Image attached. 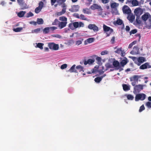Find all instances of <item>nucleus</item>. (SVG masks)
Listing matches in <instances>:
<instances>
[{
  "label": "nucleus",
  "instance_id": "nucleus-1",
  "mask_svg": "<svg viewBox=\"0 0 151 151\" xmlns=\"http://www.w3.org/2000/svg\"><path fill=\"white\" fill-rule=\"evenodd\" d=\"M59 20L60 21L59 22L58 27L60 29L65 27L67 24V19L64 16L60 17H59Z\"/></svg>",
  "mask_w": 151,
  "mask_h": 151
},
{
  "label": "nucleus",
  "instance_id": "nucleus-2",
  "mask_svg": "<svg viewBox=\"0 0 151 151\" xmlns=\"http://www.w3.org/2000/svg\"><path fill=\"white\" fill-rule=\"evenodd\" d=\"M84 26V24L82 22H75L70 23L68 25V27L72 30H74L75 29Z\"/></svg>",
  "mask_w": 151,
  "mask_h": 151
},
{
  "label": "nucleus",
  "instance_id": "nucleus-3",
  "mask_svg": "<svg viewBox=\"0 0 151 151\" xmlns=\"http://www.w3.org/2000/svg\"><path fill=\"white\" fill-rule=\"evenodd\" d=\"M141 77V76L138 75H134L129 78L130 81L132 82L131 84L132 86H135L137 83L138 79Z\"/></svg>",
  "mask_w": 151,
  "mask_h": 151
},
{
  "label": "nucleus",
  "instance_id": "nucleus-4",
  "mask_svg": "<svg viewBox=\"0 0 151 151\" xmlns=\"http://www.w3.org/2000/svg\"><path fill=\"white\" fill-rule=\"evenodd\" d=\"M103 27L104 31L106 34L107 36H109L113 32V30L112 29L104 24H103Z\"/></svg>",
  "mask_w": 151,
  "mask_h": 151
},
{
  "label": "nucleus",
  "instance_id": "nucleus-5",
  "mask_svg": "<svg viewBox=\"0 0 151 151\" xmlns=\"http://www.w3.org/2000/svg\"><path fill=\"white\" fill-rule=\"evenodd\" d=\"M146 96V95L144 93L137 94L135 97V101H138L139 100H144L145 99Z\"/></svg>",
  "mask_w": 151,
  "mask_h": 151
},
{
  "label": "nucleus",
  "instance_id": "nucleus-6",
  "mask_svg": "<svg viewBox=\"0 0 151 151\" xmlns=\"http://www.w3.org/2000/svg\"><path fill=\"white\" fill-rule=\"evenodd\" d=\"M120 64L119 62L117 60L114 61L113 62V65L114 67L116 68V70L119 69L120 71L123 70V68H120L121 67Z\"/></svg>",
  "mask_w": 151,
  "mask_h": 151
},
{
  "label": "nucleus",
  "instance_id": "nucleus-7",
  "mask_svg": "<svg viewBox=\"0 0 151 151\" xmlns=\"http://www.w3.org/2000/svg\"><path fill=\"white\" fill-rule=\"evenodd\" d=\"M134 93L135 92H139L141 90L143 89V85L141 84H139L138 85H135L134 86Z\"/></svg>",
  "mask_w": 151,
  "mask_h": 151
},
{
  "label": "nucleus",
  "instance_id": "nucleus-8",
  "mask_svg": "<svg viewBox=\"0 0 151 151\" xmlns=\"http://www.w3.org/2000/svg\"><path fill=\"white\" fill-rule=\"evenodd\" d=\"M88 28L93 30L94 32H97L99 30L98 27L95 24H90L88 26Z\"/></svg>",
  "mask_w": 151,
  "mask_h": 151
},
{
  "label": "nucleus",
  "instance_id": "nucleus-9",
  "mask_svg": "<svg viewBox=\"0 0 151 151\" xmlns=\"http://www.w3.org/2000/svg\"><path fill=\"white\" fill-rule=\"evenodd\" d=\"M48 47L50 49L54 50H57L59 48L58 45L53 43H49Z\"/></svg>",
  "mask_w": 151,
  "mask_h": 151
},
{
  "label": "nucleus",
  "instance_id": "nucleus-10",
  "mask_svg": "<svg viewBox=\"0 0 151 151\" xmlns=\"http://www.w3.org/2000/svg\"><path fill=\"white\" fill-rule=\"evenodd\" d=\"M127 4H132L133 6H136L138 5V2L137 0H127Z\"/></svg>",
  "mask_w": 151,
  "mask_h": 151
},
{
  "label": "nucleus",
  "instance_id": "nucleus-11",
  "mask_svg": "<svg viewBox=\"0 0 151 151\" xmlns=\"http://www.w3.org/2000/svg\"><path fill=\"white\" fill-rule=\"evenodd\" d=\"M123 11L124 14H127L128 15L131 13V10L127 6H124L122 9Z\"/></svg>",
  "mask_w": 151,
  "mask_h": 151
},
{
  "label": "nucleus",
  "instance_id": "nucleus-12",
  "mask_svg": "<svg viewBox=\"0 0 151 151\" xmlns=\"http://www.w3.org/2000/svg\"><path fill=\"white\" fill-rule=\"evenodd\" d=\"M134 13L135 15L138 17L142 14V11L141 8H138L134 10Z\"/></svg>",
  "mask_w": 151,
  "mask_h": 151
},
{
  "label": "nucleus",
  "instance_id": "nucleus-13",
  "mask_svg": "<svg viewBox=\"0 0 151 151\" xmlns=\"http://www.w3.org/2000/svg\"><path fill=\"white\" fill-rule=\"evenodd\" d=\"M151 18V16L148 13H146L142 16V20L144 21H146L149 20Z\"/></svg>",
  "mask_w": 151,
  "mask_h": 151
},
{
  "label": "nucleus",
  "instance_id": "nucleus-14",
  "mask_svg": "<svg viewBox=\"0 0 151 151\" xmlns=\"http://www.w3.org/2000/svg\"><path fill=\"white\" fill-rule=\"evenodd\" d=\"M151 68V66L149 65L148 63H145L144 64L142 65L139 67L140 69L144 70L147 68Z\"/></svg>",
  "mask_w": 151,
  "mask_h": 151
},
{
  "label": "nucleus",
  "instance_id": "nucleus-15",
  "mask_svg": "<svg viewBox=\"0 0 151 151\" xmlns=\"http://www.w3.org/2000/svg\"><path fill=\"white\" fill-rule=\"evenodd\" d=\"M79 8V6L78 5H74L72 6L71 9H69V10L72 12H75L78 11Z\"/></svg>",
  "mask_w": 151,
  "mask_h": 151
},
{
  "label": "nucleus",
  "instance_id": "nucleus-16",
  "mask_svg": "<svg viewBox=\"0 0 151 151\" xmlns=\"http://www.w3.org/2000/svg\"><path fill=\"white\" fill-rule=\"evenodd\" d=\"M139 49L137 46H134L130 53L132 55H136L139 53Z\"/></svg>",
  "mask_w": 151,
  "mask_h": 151
},
{
  "label": "nucleus",
  "instance_id": "nucleus-17",
  "mask_svg": "<svg viewBox=\"0 0 151 151\" xmlns=\"http://www.w3.org/2000/svg\"><path fill=\"white\" fill-rule=\"evenodd\" d=\"M135 16L131 13L129 14L127 17V18L129 22L131 23L135 19Z\"/></svg>",
  "mask_w": 151,
  "mask_h": 151
},
{
  "label": "nucleus",
  "instance_id": "nucleus-18",
  "mask_svg": "<svg viewBox=\"0 0 151 151\" xmlns=\"http://www.w3.org/2000/svg\"><path fill=\"white\" fill-rule=\"evenodd\" d=\"M128 62L127 59L126 57H124V59L120 62V64L122 67H124Z\"/></svg>",
  "mask_w": 151,
  "mask_h": 151
},
{
  "label": "nucleus",
  "instance_id": "nucleus-19",
  "mask_svg": "<svg viewBox=\"0 0 151 151\" xmlns=\"http://www.w3.org/2000/svg\"><path fill=\"white\" fill-rule=\"evenodd\" d=\"M17 1L19 5L22 7V9L26 8L24 7L26 4H24V0H17Z\"/></svg>",
  "mask_w": 151,
  "mask_h": 151
},
{
  "label": "nucleus",
  "instance_id": "nucleus-20",
  "mask_svg": "<svg viewBox=\"0 0 151 151\" xmlns=\"http://www.w3.org/2000/svg\"><path fill=\"white\" fill-rule=\"evenodd\" d=\"M95 61L94 59H89L87 61L85 60L84 62V64L85 65H86L87 64H93Z\"/></svg>",
  "mask_w": 151,
  "mask_h": 151
},
{
  "label": "nucleus",
  "instance_id": "nucleus-21",
  "mask_svg": "<svg viewBox=\"0 0 151 151\" xmlns=\"http://www.w3.org/2000/svg\"><path fill=\"white\" fill-rule=\"evenodd\" d=\"M145 24L146 27L147 28L149 29L151 28V18L145 22Z\"/></svg>",
  "mask_w": 151,
  "mask_h": 151
},
{
  "label": "nucleus",
  "instance_id": "nucleus-22",
  "mask_svg": "<svg viewBox=\"0 0 151 151\" xmlns=\"http://www.w3.org/2000/svg\"><path fill=\"white\" fill-rule=\"evenodd\" d=\"M124 91H127L130 89L129 85L126 84H123L122 85Z\"/></svg>",
  "mask_w": 151,
  "mask_h": 151
},
{
  "label": "nucleus",
  "instance_id": "nucleus-23",
  "mask_svg": "<svg viewBox=\"0 0 151 151\" xmlns=\"http://www.w3.org/2000/svg\"><path fill=\"white\" fill-rule=\"evenodd\" d=\"M137 61L139 63H142L146 61V60L145 58L142 57H140L137 59Z\"/></svg>",
  "mask_w": 151,
  "mask_h": 151
},
{
  "label": "nucleus",
  "instance_id": "nucleus-24",
  "mask_svg": "<svg viewBox=\"0 0 151 151\" xmlns=\"http://www.w3.org/2000/svg\"><path fill=\"white\" fill-rule=\"evenodd\" d=\"M101 8L100 6H98L96 4H94L91 6V8L93 10H95L96 9H99Z\"/></svg>",
  "mask_w": 151,
  "mask_h": 151
},
{
  "label": "nucleus",
  "instance_id": "nucleus-25",
  "mask_svg": "<svg viewBox=\"0 0 151 151\" xmlns=\"http://www.w3.org/2000/svg\"><path fill=\"white\" fill-rule=\"evenodd\" d=\"M94 38H88L87 40L85 41L84 43L85 45H87L88 43H92L94 41Z\"/></svg>",
  "mask_w": 151,
  "mask_h": 151
},
{
  "label": "nucleus",
  "instance_id": "nucleus-26",
  "mask_svg": "<svg viewBox=\"0 0 151 151\" xmlns=\"http://www.w3.org/2000/svg\"><path fill=\"white\" fill-rule=\"evenodd\" d=\"M76 66L75 65H73L69 70V71L70 73L75 72L77 73V72L76 70H75V67Z\"/></svg>",
  "mask_w": 151,
  "mask_h": 151
},
{
  "label": "nucleus",
  "instance_id": "nucleus-27",
  "mask_svg": "<svg viewBox=\"0 0 151 151\" xmlns=\"http://www.w3.org/2000/svg\"><path fill=\"white\" fill-rule=\"evenodd\" d=\"M26 12L25 11H21L17 14V16L19 17H23L25 14Z\"/></svg>",
  "mask_w": 151,
  "mask_h": 151
},
{
  "label": "nucleus",
  "instance_id": "nucleus-28",
  "mask_svg": "<svg viewBox=\"0 0 151 151\" xmlns=\"http://www.w3.org/2000/svg\"><path fill=\"white\" fill-rule=\"evenodd\" d=\"M83 12L84 14H91V12L90 10L87 8L83 9Z\"/></svg>",
  "mask_w": 151,
  "mask_h": 151
},
{
  "label": "nucleus",
  "instance_id": "nucleus-29",
  "mask_svg": "<svg viewBox=\"0 0 151 151\" xmlns=\"http://www.w3.org/2000/svg\"><path fill=\"white\" fill-rule=\"evenodd\" d=\"M76 69H78V71L79 72L81 71H84L83 68L81 65H78L76 66Z\"/></svg>",
  "mask_w": 151,
  "mask_h": 151
},
{
  "label": "nucleus",
  "instance_id": "nucleus-30",
  "mask_svg": "<svg viewBox=\"0 0 151 151\" xmlns=\"http://www.w3.org/2000/svg\"><path fill=\"white\" fill-rule=\"evenodd\" d=\"M105 66L106 67V69L105 70V71H106L108 69H109V68H112L113 67L112 65H111L109 63H107L105 65Z\"/></svg>",
  "mask_w": 151,
  "mask_h": 151
},
{
  "label": "nucleus",
  "instance_id": "nucleus-31",
  "mask_svg": "<svg viewBox=\"0 0 151 151\" xmlns=\"http://www.w3.org/2000/svg\"><path fill=\"white\" fill-rule=\"evenodd\" d=\"M23 27H19L16 28H14L13 30L15 32H21L23 29Z\"/></svg>",
  "mask_w": 151,
  "mask_h": 151
},
{
  "label": "nucleus",
  "instance_id": "nucleus-32",
  "mask_svg": "<svg viewBox=\"0 0 151 151\" xmlns=\"http://www.w3.org/2000/svg\"><path fill=\"white\" fill-rule=\"evenodd\" d=\"M118 6L119 4L115 2L113 3L111 5V8H115Z\"/></svg>",
  "mask_w": 151,
  "mask_h": 151
},
{
  "label": "nucleus",
  "instance_id": "nucleus-33",
  "mask_svg": "<svg viewBox=\"0 0 151 151\" xmlns=\"http://www.w3.org/2000/svg\"><path fill=\"white\" fill-rule=\"evenodd\" d=\"M80 35L77 32H75L70 35L71 37H80Z\"/></svg>",
  "mask_w": 151,
  "mask_h": 151
},
{
  "label": "nucleus",
  "instance_id": "nucleus-34",
  "mask_svg": "<svg viewBox=\"0 0 151 151\" xmlns=\"http://www.w3.org/2000/svg\"><path fill=\"white\" fill-rule=\"evenodd\" d=\"M102 80V78L100 77H97L94 79L95 81L97 83H99Z\"/></svg>",
  "mask_w": 151,
  "mask_h": 151
},
{
  "label": "nucleus",
  "instance_id": "nucleus-35",
  "mask_svg": "<svg viewBox=\"0 0 151 151\" xmlns=\"http://www.w3.org/2000/svg\"><path fill=\"white\" fill-rule=\"evenodd\" d=\"M37 23L39 24H42L43 23V21L42 19H37Z\"/></svg>",
  "mask_w": 151,
  "mask_h": 151
},
{
  "label": "nucleus",
  "instance_id": "nucleus-36",
  "mask_svg": "<svg viewBox=\"0 0 151 151\" xmlns=\"http://www.w3.org/2000/svg\"><path fill=\"white\" fill-rule=\"evenodd\" d=\"M50 29V27H47L45 28L43 30V32L45 33H47L49 32Z\"/></svg>",
  "mask_w": 151,
  "mask_h": 151
},
{
  "label": "nucleus",
  "instance_id": "nucleus-37",
  "mask_svg": "<svg viewBox=\"0 0 151 151\" xmlns=\"http://www.w3.org/2000/svg\"><path fill=\"white\" fill-rule=\"evenodd\" d=\"M43 45L44 44L43 43H38L37 45V47L40 49H43Z\"/></svg>",
  "mask_w": 151,
  "mask_h": 151
},
{
  "label": "nucleus",
  "instance_id": "nucleus-38",
  "mask_svg": "<svg viewBox=\"0 0 151 151\" xmlns=\"http://www.w3.org/2000/svg\"><path fill=\"white\" fill-rule=\"evenodd\" d=\"M127 97L128 99L131 100H133L134 98L133 96L131 94L127 95Z\"/></svg>",
  "mask_w": 151,
  "mask_h": 151
},
{
  "label": "nucleus",
  "instance_id": "nucleus-39",
  "mask_svg": "<svg viewBox=\"0 0 151 151\" xmlns=\"http://www.w3.org/2000/svg\"><path fill=\"white\" fill-rule=\"evenodd\" d=\"M77 18H79L83 20H86V17L83 15L82 14L80 15L79 17H78Z\"/></svg>",
  "mask_w": 151,
  "mask_h": 151
},
{
  "label": "nucleus",
  "instance_id": "nucleus-40",
  "mask_svg": "<svg viewBox=\"0 0 151 151\" xmlns=\"http://www.w3.org/2000/svg\"><path fill=\"white\" fill-rule=\"evenodd\" d=\"M116 23L118 25H121L123 23L122 20L120 19H118L116 21Z\"/></svg>",
  "mask_w": 151,
  "mask_h": 151
},
{
  "label": "nucleus",
  "instance_id": "nucleus-41",
  "mask_svg": "<svg viewBox=\"0 0 151 151\" xmlns=\"http://www.w3.org/2000/svg\"><path fill=\"white\" fill-rule=\"evenodd\" d=\"M145 105L148 108H151V102L148 101L146 103Z\"/></svg>",
  "mask_w": 151,
  "mask_h": 151
},
{
  "label": "nucleus",
  "instance_id": "nucleus-42",
  "mask_svg": "<svg viewBox=\"0 0 151 151\" xmlns=\"http://www.w3.org/2000/svg\"><path fill=\"white\" fill-rule=\"evenodd\" d=\"M66 1V0H57V2L59 5H60Z\"/></svg>",
  "mask_w": 151,
  "mask_h": 151
},
{
  "label": "nucleus",
  "instance_id": "nucleus-43",
  "mask_svg": "<svg viewBox=\"0 0 151 151\" xmlns=\"http://www.w3.org/2000/svg\"><path fill=\"white\" fill-rule=\"evenodd\" d=\"M59 21L57 19H55L54 20V21L52 22V24L53 25H56L58 24L59 23Z\"/></svg>",
  "mask_w": 151,
  "mask_h": 151
},
{
  "label": "nucleus",
  "instance_id": "nucleus-44",
  "mask_svg": "<svg viewBox=\"0 0 151 151\" xmlns=\"http://www.w3.org/2000/svg\"><path fill=\"white\" fill-rule=\"evenodd\" d=\"M122 50V48H118L114 52L116 53L119 54L120 53Z\"/></svg>",
  "mask_w": 151,
  "mask_h": 151
},
{
  "label": "nucleus",
  "instance_id": "nucleus-45",
  "mask_svg": "<svg viewBox=\"0 0 151 151\" xmlns=\"http://www.w3.org/2000/svg\"><path fill=\"white\" fill-rule=\"evenodd\" d=\"M34 15L31 12H29L27 14L26 17H32Z\"/></svg>",
  "mask_w": 151,
  "mask_h": 151
},
{
  "label": "nucleus",
  "instance_id": "nucleus-46",
  "mask_svg": "<svg viewBox=\"0 0 151 151\" xmlns=\"http://www.w3.org/2000/svg\"><path fill=\"white\" fill-rule=\"evenodd\" d=\"M40 28H38L36 29H34L32 31V33H38L40 32Z\"/></svg>",
  "mask_w": 151,
  "mask_h": 151
},
{
  "label": "nucleus",
  "instance_id": "nucleus-47",
  "mask_svg": "<svg viewBox=\"0 0 151 151\" xmlns=\"http://www.w3.org/2000/svg\"><path fill=\"white\" fill-rule=\"evenodd\" d=\"M41 10V9L39 8H38V7H37L35 8V12L37 13H38Z\"/></svg>",
  "mask_w": 151,
  "mask_h": 151
},
{
  "label": "nucleus",
  "instance_id": "nucleus-48",
  "mask_svg": "<svg viewBox=\"0 0 151 151\" xmlns=\"http://www.w3.org/2000/svg\"><path fill=\"white\" fill-rule=\"evenodd\" d=\"M43 3L42 1H40L39 3V6L38 7L42 9V8L43 7Z\"/></svg>",
  "mask_w": 151,
  "mask_h": 151
},
{
  "label": "nucleus",
  "instance_id": "nucleus-49",
  "mask_svg": "<svg viewBox=\"0 0 151 151\" xmlns=\"http://www.w3.org/2000/svg\"><path fill=\"white\" fill-rule=\"evenodd\" d=\"M145 109V108L144 105H142L139 108V112H141L143 110H144Z\"/></svg>",
  "mask_w": 151,
  "mask_h": 151
},
{
  "label": "nucleus",
  "instance_id": "nucleus-50",
  "mask_svg": "<svg viewBox=\"0 0 151 151\" xmlns=\"http://www.w3.org/2000/svg\"><path fill=\"white\" fill-rule=\"evenodd\" d=\"M67 65L66 64H64L61 66L60 68L62 69H63L67 68Z\"/></svg>",
  "mask_w": 151,
  "mask_h": 151
},
{
  "label": "nucleus",
  "instance_id": "nucleus-51",
  "mask_svg": "<svg viewBox=\"0 0 151 151\" xmlns=\"http://www.w3.org/2000/svg\"><path fill=\"white\" fill-rule=\"evenodd\" d=\"M137 32V30L136 29H134L132 30L130 32V35H131L132 34H134Z\"/></svg>",
  "mask_w": 151,
  "mask_h": 151
},
{
  "label": "nucleus",
  "instance_id": "nucleus-52",
  "mask_svg": "<svg viewBox=\"0 0 151 151\" xmlns=\"http://www.w3.org/2000/svg\"><path fill=\"white\" fill-rule=\"evenodd\" d=\"M108 53V51L106 50H105L102 51L101 53V55H104L107 54Z\"/></svg>",
  "mask_w": 151,
  "mask_h": 151
},
{
  "label": "nucleus",
  "instance_id": "nucleus-53",
  "mask_svg": "<svg viewBox=\"0 0 151 151\" xmlns=\"http://www.w3.org/2000/svg\"><path fill=\"white\" fill-rule=\"evenodd\" d=\"M126 53L124 50H122L120 53V55L121 56L124 57Z\"/></svg>",
  "mask_w": 151,
  "mask_h": 151
},
{
  "label": "nucleus",
  "instance_id": "nucleus-54",
  "mask_svg": "<svg viewBox=\"0 0 151 151\" xmlns=\"http://www.w3.org/2000/svg\"><path fill=\"white\" fill-rule=\"evenodd\" d=\"M52 36L55 38H61V37L60 35L57 34L53 35H52Z\"/></svg>",
  "mask_w": 151,
  "mask_h": 151
},
{
  "label": "nucleus",
  "instance_id": "nucleus-55",
  "mask_svg": "<svg viewBox=\"0 0 151 151\" xmlns=\"http://www.w3.org/2000/svg\"><path fill=\"white\" fill-rule=\"evenodd\" d=\"M82 43V41L81 40H78L76 41V44L78 45H79L81 44Z\"/></svg>",
  "mask_w": 151,
  "mask_h": 151
},
{
  "label": "nucleus",
  "instance_id": "nucleus-56",
  "mask_svg": "<svg viewBox=\"0 0 151 151\" xmlns=\"http://www.w3.org/2000/svg\"><path fill=\"white\" fill-rule=\"evenodd\" d=\"M50 27V30H54L55 29H57V27H54V26Z\"/></svg>",
  "mask_w": 151,
  "mask_h": 151
},
{
  "label": "nucleus",
  "instance_id": "nucleus-57",
  "mask_svg": "<svg viewBox=\"0 0 151 151\" xmlns=\"http://www.w3.org/2000/svg\"><path fill=\"white\" fill-rule=\"evenodd\" d=\"M129 57L131 58L134 61H135L137 59V58L135 57L129 56Z\"/></svg>",
  "mask_w": 151,
  "mask_h": 151
},
{
  "label": "nucleus",
  "instance_id": "nucleus-58",
  "mask_svg": "<svg viewBox=\"0 0 151 151\" xmlns=\"http://www.w3.org/2000/svg\"><path fill=\"white\" fill-rule=\"evenodd\" d=\"M57 2V0H51V3L52 5H53L56 2Z\"/></svg>",
  "mask_w": 151,
  "mask_h": 151
},
{
  "label": "nucleus",
  "instance_id": "nucleus-59",
  "mask_svg": "<svg viewBox=\"0 0 151 151\" xmlns=\"http://www.w3.org/2000/svg\"><path fill=\"white\" fill-rule=\"evenodd\" d=\"M101 1L104 4H106L109 1V0H101Z\"/></svg>",
  "mask_w": 151,
  "mask_h": 151
},
{
  "label": "nucleus",
  "instance_id": "nucleus-60",
  "mask_svg": "<svg viewBox=\"0 0 151 151\" xmlns=\"http://www.w3.org/2000/svg\"><path fill=\"white\" fill-rule=\"evenodd\" d=\"M66 12V9L63 8L62 11H61V12L63 14H64Z\"/></svg>",
  "mask_w": 151,
  "mask_h": 151
},
{
  "label": "nucleus",
  "instance_id": "nucleus-61",
  "mask_svg": "<svg viewBox=\"0 0 151 151\" xmlns=\"http://www.w3.org/2000/svg\"><path fill=\"white\" fill-rule=\"evenodd\" d=\"M125 29L128 32L130 30V27L129 26H127L126 27Z\"/></svg>",
  "mask_w": 151,
  "mask_h": 151
},
{
  "label": "nucleus",
  "instance_id": "nucleus-62",
  "mask_svg": "<svg viewBox=\"0 0 151 151\" xmlns=\"http://www.w3.org/2000/svg\"><path fill=\"white\" fill-rule=\"evenodd\" d=\"M96 59L98 61L100 62L101 61V58L100 57H97L96 58Z\"/></svg>",
  "mask_w": 151,
  "mask_h": 151
},
{
  "label": "nucleus",
  "instance_id": "nucleus-63",
  "mask_svg": "<svg viewBox=\"0 0 151 151\" xmlns=\"http://www.w3.org/2000/svg\"><path fill=\"white\" fill-rule=\"evenodd\" d=\"M56 14L57 16H60L61 15H62L63 14L61 12H58L56 13Z\"/></svg>",
  "mask_w": 151,
  "mask_h": 151
},
{
  "label": "nucleus",
  "instance_id": "nucleus-64",
  "mask_svg": "<svg viewBox=\"0 0 151 151\" xmlns=\"http://www.w3.org/2000/svg\"><path fill=\"white\" fill-rule=\"evenodd\" d=\"M29 23L31 24H33L34 25H36V22L34 21L30 22Z\"/></svg>",
  "mask_w": 151,
  "mask_h": 151
}]
</instances>
